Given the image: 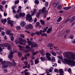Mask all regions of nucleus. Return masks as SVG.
<instances>
[{
	"label": "nucleus",
	"mask_w": 75,
	"mask_h": 75,
	"mask_svg": "<svg viewBox=\"0 0 75 75\" xmlns=\"http://www.w3.org/2000/svg\"><path fill=\"white\" fill-rule=\"evenodd\" d=\"M11 49V46H9L8 47V50H10Z\"/></svg>",
	"instance_id": "obj_59"
},
{
	"label": "nucleus",
	"mask_w": 75,
	"mask_h": 75,
	"mask_svg": "<svg viewBox=\"0 0 75 75\" xmlns=\"http://www.w3.org/2000/svg\"><path fill=\"white\" fill-rule=\"evenodd\" d=\"M33 12L34 13H37V9H34L33 11Z\"/></svg>",
	"instance_id": "obj_42"
},
{
	"label": "nucleus",
	"mask_w": 75,
	"mask_h": 75,
	"mask_svg": "<svg viewBox=\"0 0 75 75\" xmlns=\"http://www.w3.org/2000/svg\"><path fill=\"white\" fill-rule=\"evenodd\" d=\"M27 40L28 42H27V44H28L29 46L27 45L25 46V50H24L25 49V47H22L21 45H18V46L19 47L20 49L21 52L23 51L24 52H28L30 49V46L31 45V48H33L34 47H38V45L37 43L34 42V41L33 40L30 41V40L29 39L27 38Z\"/></svg>",
	"instance_id": "obj_1"
},
{
	"label": "nucleus",
	"mask_w": 75,
	"mask_h": 75,
	"mask_svg": "<svg viewBox=\"0 0 75 75\" xmlns=\"http://www.w3.org/2000/svg\"><path fill=\"white\" fill-rule=\"evenodd\" d=\"M25 28L26 30H28V29H30L29 25H26L25 27Z\"/></svg>",
	"instance_id": "obj_29"
},
{
	"label": "nucleus",
	"mask_w": 75,
	"mask_h": 75,
	"mask_svg": "<svg viewBox=\"0 0 75 75\" xmlns=\"http://www.w3.org/2000/svg\"><path fill=\"white\" fill-rule=\"evenodd\" d=\"M20 36L21 37H22V38H24V35L23 34H21L20 35Z\"/></svg>",
	"instance_id": "obj_47"
},
{
	"label": "nucleus",
	"mask_w": 75,
	"mask_h": 75,
	"mask_svg": "<svg viewBox=\"0 0 75 75\" xmlns=\"http://www.w3.org/2000/svg\"><path fill=\"white\" fill-rule=\"evenodd\" d=\"M19 15L18 14H16V16H15V17L16 18H19Z\"/></svg>",
	"instance_id": "obj_60"
},
{
	"label": "nucleus",
	"mask_w": 75,
	"mask_h": 75,
	"mask_svg": "<svg viewBox=\"0 0 75 75\" xmlns=\"http://www.w3.org/2000/svg\"><path fill=\"white\" fill-rule=\"evenodd\" d=\"M59 73L60 74H63L64 73V71L62 69H59Z\"/></svg>",
	"instance_id": "obj_28"
},
{
	"label": "nucleus",
	"mask_w": 75,
	"mask_h": 75,
	"mask_svg": "<svg viewBox=\"0 0 75 75\" xmlns=\"http://www.w3.org/2000/svg\"><path fill=\"white\" fill-rule=\"evenodd\" d=\"M34 1L36 4L37 5L39 4V1H38V0H35Z\"/></svg>",
	"instance_id": "obj_27"
},
{
	"label": "nucleus",
	"mask_w": 75,
	"mask_h": 75,
	"mask_svg": "<svg viewBox=\"0 0 75 75\" xmlns=\"http://www.w3.org/2000/svg\"><path fill=\"white\" fill-rule=\"evenodd\" d=\"M19 16L20 17H23L25 16V13H22L21 12H20L19 13Z\"/></svg>",
	"instance_id": "obj_16"
},
{
	"label": "nucleus",
	"mask_w": 75,
	"mask_h": 75,
	"mask_svg": "<svg viewBox=\"0 0 75 75\" xmlns=\"http://www.w3.org/2000/svg\"><path fill=\"white\" fill-rule=\"evenodd\" d=\"M52 31V28H50L48 29V30L47 31V33L49 34L50 32Z\"/></svg>",
	"instance_id": "obj_20"
},
{
	"label": "nucleus",
	"mask_w": 75,
	"mask_h": 75,
	"mask_svg": "<svg viewBox=\"0 0 75 75\" xmlns=\"http://www.w3.org/2000/svg\"><path fill=\"white\" fill-rule=\"evenodd\" d=\"M62 20V17H60L57 20V22H60L61 21V20Z\"/></svg>",
	"instance_id": "obj_21"
},
{
	"label": "nucleus",
	"mask_w": 75,
	"mask_h": 75,
	"mask_svg": "<svg viewBox=\"0 0 75 75\" xmlns=\"http://www.w3.org/2000/svg\"><path fill=\"white\" fill-rule=\"evenodd\" d=\"M30 63H31V65H34V63H33V60H30Z\"/></svg>",
	"instance_id": "obj_51"
},
{
	"label": "nucleus",
	"mask_w": 75,
	"mask_h": 75,
	"mask_svg": "<svg viewBox=\"0 0 75 75\" xmlns=\"http://www.w3.org/2000/svg\"><path fill=\"white\" fill-rule=\"evenodd\" d=\"M57 8L59 10H61V9L62 8V6H61V5H59V6H58L57 7Z\"/></svg>",
	"instance_id": "obj_26"
},
{
	"label": "nucleus",
	"mask_w": 75,
	"mask_h": 75,
	"mask_svg": "<svg viewBox=\"0 0 75 75\" xmlns=\"http://www.w3.org/2000/svg\"><path fill=\"white\" fill-rule=\"evenodd\" d=\"M38 63H39V61L38 58H37L35 61V64H37Z\"/></svg>",
	"instance_id": "obj_22"
},
{
	"label": "nucleus",
	"mask_w": 75,
	"mask_h": 75,
	"mask_svg": "<svg viewBox=\"0 0 75 75\" xmlns=\"http://www.w3.org/2000/svg\"><path fill=\"white\" fill-rule=\"evenodd\" d=\"M46 57L47 58V59L49 60V61H51V57L50 56H46Z\"/></svg>",
	"instance_id": "obj_33"
},
{
	"label": "nucleus",
	"mask_w": 75,
	"mask_h": 75,
	"mask_svg": "<svg viewBox=\"0 0 75 75\" xmlns=\"http://www.w3.org/2000/svg\"><path fill=\"white\" fill-rule=\"evenodd\" d=\"M20 28H21V27L20 26H17L16 27V29L17 30H20Z\"/></svg>",
	"instance_id": "obj_39"
},
{
	"label": "nucleus",
	"mask_w": 75,
	"mask_h": 75,
	"mask_svg": "<svg viewBox=\"0 0 75 75\" xmlns=\"http://www.w3.org/2000/svg\"><path fill=\"white\" fill-rule=\"evenodd\" d=\"M26 68H30V65L29 64H28V65L26 66Z\"/></svg>",
	"instance_id": "obj_55"
},
{
	"label": "nucleus",
	"mask_w": 75,
	"mask_h": 75,
	"mask_svg": "<svg viewBox=\"0 0 75 75\" xmlns=\"http://www.w3.org/2000/svg\"><path fill=\"white\" fill-rule=\"evenodd\" d=\"M26 40L23 39L21 45H25V44H26Z\"/></svg>",
	"instance_id": "obj_13"
},
{
	"label": "nucleus",
	"mask_w": 75,
	"mask_h": 75,
	"mask_svg": "<svg viewBox=\"0 0 75 75\" xmlns=\"http://www.w3.org/2000/svg\"><path fill=\"white\" fill-rule=\"evenodd\" d=\"M27 55L26 54H25V55L24 59H26L27 58Z\"/></svg>",
	"instance_id": "obj_63"
},
{
	"label": "nucleus",
	"mask_w": 75,
	"mask_h": 75,
	"mask_svg": "<svg viewBox=\"0 0 75 75\" xmlns=\"http://www.w3.org/2000/svg\"><path fill=\"white\" fill-rule=\"evenodd\" d=\"M38 52H35L33 53V54L34 55H36V54H38Z\"/></svg>",
	"instance_id": "obj_57"
},
{
	"label": "nucleus",
	"mask_w": 75,
	"mask_h": 75,
	"mask_svg": "<svg viewBox=\"0 0 75 75\" xmlns=\"http://www.w3.org/2000/svg\"><path fill=\"white\" fill-rule=\"evenodd\" d=\"M75 20V16H74L72 18H71L70 20H69V22L70 23H72L73 21H74V20Z\"/></svg>",
	"instance_id": "obj_10"
},
{
	"label": "nucleus",
	"mask_w": 75,
	"mask_h": 75,
	"mask_svg": "<svg viewBox=\"0 0 75 75\" xmlns=\"http://www.w3.org/2000/svg\"><path fill=\"white\" fill-rule=\"evenodd\" d=\"M29 28H33V25L31 24H30L29 25Z\"/></svg>",
	"instance_id": "obj_41"
},
{
	"label": "nucleus",
	"mask_w": 75,
	"mask_h": 75,
	"mask_svg": "<svg viewBox=\"0 0 75 75\" xmlns=\"http://www.w3.org/2000/svg\"><path fill=\"white\" fill-rule=\"evenodd\" d=\"M13 54H14V52H11L10 54H9V55H8V58L10 59H12L13 57Z\"/></svg>",
	"instance_id": "obj_5"
},
{
	"label": "nucleus",
	"mask_w": 75,
	"mask_h": 75,
	"mask_svg": "<svg viewBox=\"0 0 75 75\" xmlns=\"http://www.w3.org/2000/svg\"><path fill=\"white\" fill-rule=\"evenodd\" d=\"M52 55H53V56H56V55H57V53L54 52H52Z\"/></svg>",
	"instance_id": "obj_31"
},
{
	"label": "nucleus",
	"mask_w": 75,
	"mask_h": 75,
	"mask_svg": "<svg viewBox=\"0 0 75 75\" xmlns=\"http://www.w3.org/2000/svg\"><path fill=\"white\" fill-rule=\"evenodd\" d=\"M40 59L41 60V61H44V60L45 61H47V58H45V57H41L40 58Z\"/></svg>",
	"instance_id": "obj_8"
},
{
	"label": "nucleus",
	"mask_w": 75,
	"mask_h": 75,
	"mask_svg": "<svg viewBox=\"0 0 75 75\" xmlns=\"http://www.w3.org/2000/svg\"><path fill=\"white\" fill-rule=\"evenodd\" d=\"M7 23L8 24H11V27L13 25V21H8L7 22Z\"/></svg>",
	"instance_id": "obj_7"
},
{
	"label": "nucleus",
	"mask_w": 75,
	"mask_h": 75,
	"mask_svg": "<svg viewBox=\"0 0 75 75\" xmlns=\"http://www.w3.org/2000/svg\"><path fill=\"white\" fill-rule=\"evenodd\" d=\"M54 45V44L50 43L49 44L47 45V47H54L52 46Z\"/></svg>",
	"instance_id": "obj_17"
},
{
	"label": "nucleus",
	"mask_w": 75,
	"mask_h": 75,
	"mask_svg": "<svg viewBox=\"0 0 75 75\" xmlns=\"http://www.w3.org/2000/svg\"><path fill=\"white\" fill-rule=\"evenodd\" d=\"M40 13H38L37 14L36 17H38L40 16Z\"/></svg>",
	"instance_id": "obj_61"
},
{
	"label": "nucleus",
	"mask_w": 75,
	"mask_h": 75,
	"mask_svg": "<svg viewBox=\"0 0 75 75\" xmlns=\"http://www.w3.org/2000/svg\"><path fill=\"white\" fill-rule=\"evenodd\" d=\"M51 61H52V62H55V59L54 57H52V58L51 59Z\"/></svg>",
	"instance_id": "obj_32"
},
{
	"label": "nucleus",
	"mask_w": 75,
	"mask_h": 75,
	"mask_svg": "<svg viewBox=\"0 0 75 75\" xmlns=\"http://www.w3.org/2000/svg\"><path fill=\"white\" fill-rule=\"evenodd\" d=\"M7 64L8 65H12V63L10 62H8Z\"/></svg>",
	"instance_id": "obj_36"
},
{
	"label": "nucleus",
	"mask_w": 75,
	"mask_h": 75,
	"mask_svg": "<svg viewBox=\"0 0 75 75\" xmlns=\"http://www.w3.org/2000/svg\"><path fill=\"white\" fill-rule=\"evenodd\" d=\"M64 61L66 63H67L68 65H70V66H75V61H72L67 59H64Z\"/></svg>",
	"instance_id": "obj_3"
},
{
	"label": "nucleus",
	"mask_w": 75,
	"mask_h": 75,
	"mask_svg": "<svg viewBox=\"0 0 75 75\" xmlns=\"http://www.w3.org/2000/svg\"><path fill=\"white\" fill-rule=\"evenodd\" d=\"M64 57L69 59L75 60V54L72 53L66 52L64 54Z\"/></svg>",
	"instance_id": "obj_2"
},
{
	"label": "nucleus",
	"mask_w": 75,
	"mask_h": 75,
	"mask_svg": "<svg viewBox=\"0 0 75 75\" xmlns=\"http://www.w3.org/2000/svg\"><path fill=\"white\" fill-rule=\"evenodd\" d=\"M71 8V6L67 7H64L63 8V9H64V10H68L70 9Z\"/></svg>",
	"instance_id": "obj_18"
},
{
	"label": "nucleus",
	"mask_w": 75,
	"mask_h": 75,
	"mask_svg": "<svg viewBox=\"0 0 75 75\" xmlns=\"http://www.w3.org/2000/svg\"><path fill=\"white\" fill-rule=\"evenodd\" d=\"M5 34V33H4V31H2L1 32V35H4Z\"/></svg>",
	"instance_id": "obj_56"
},
{
	"label": "nucleus",
	"mask_w": 75,
	"mask_h": 75,
	"mask_svg": "<svg viewBox=\"0 0 75 75\" xmlns=\"http://www.w3.org/2000/svg\"><path fill=\"white\" fill-rule=\"evenodd\" d=\"M3 8V6L2 5H0V10H1Z\"/></svg>",
	"instance_id": "obj_64"
},
{
	"label": "nucleus",
	"mask_w": 75,
	"mask_h": 75,
	"mask_svg": "<svg viewBox=\"0 0 75 75\" xmlns=\"http://www.w3.org/2000/svg\"><path fill=\"white\" fill-rule=\"evenodd\" d=\"M6 63V61H4L2 62H1V64L2 65H4V64H5Z\"/></svg>",
	"instance_id": "obj_50"
},
{
	"label": "nucleus",
	"mask_w": 75,
	"mask_h": 75,
	"mask_svg": "<svg viewBox=\"0 0 75 75\" xmlns=\"http://www.w3.org/2000/svg\"><path fill=\"white\" fill-rule=\"evenodd\" d=\"M20 11H21V10L19 9L17 10V12L18 13H19Z\"/></svg>",
	"instance_id": "obj_54"
},
{
	"label": "nucleus",
	"mask_w": 75,
	"mask_h": 75,
	"mask_svg": "<svg viewBox=\"0 0 75 75\" xmlns=\"http://www.w3.org/2000/svg\"><path fill=\"white\" fill-rule=\"evenodd\" d=\"M70 31V30H67L66 31V34H68V33H69Z\"/></svg>",
	"instance_id": "obj_52"
},
{
	"label": "nucleus",
	"mask_w": 75,
	"mask_h": 75,
	"mask_svg": "<svg viewBox=\"0 0 75 75\" xmlns=\"http://www.w3.org/2000/svg\"><path fill=\"white\" fill-rule=\"evenodd\" d=\"M40 25V23L39 22H37L36 23V25H35V27H37L38 25Z\"/></svg>",
	"instance_id": "obj_37"
},
{
	"label": "nucleus",
	"mask_w": 75,
	"mask_h": 75,
	"mask_svg": "<svg viewBox=\"0 0 75 75\" xmlns=\"http://www.w3.org/2000/svg\"><path fill=\"white\" fill-rule=\"evenodd\" d=\"M68 72L70 74H71V69L69 68L68 69Z\"/></svg>",
	"instance_id": "obj_53"
},
{
	"label": "nucleus",
	"mask_w": 75,
	"mask_h": 75,
	"mask_svg": "<svg viewBox=\"0 0 75 75\" xmlns=\"http://www.w3.org/2000/svg\"><path fill=\"white\" fill-rule=\"evenodd\" d=\"M0 44V47H7L8 46V44L6 43Z\"/></svg>",
	"instance_id": "obj_14"
},
{
	"label": "nucleus",
	"mask_w": 75,
	"mask_h": 75,
	"mask_svg": "<svg viewBox=\"0 0 75 75\" xmlns=\"http://www.w3.org/2000/svg\"><path fill=\"white\" fill-rule=\"evenodd\" d=\"M2 67L3 68H7L8 66L7 65H4Z\"/></svg>",
	"instance_id": "obj_44"
},
{
	"label": "nucleus",
	"mask_w": 75,
	"mask_h": 75,
	"mask_svg": "<svg viewBox=\"0 0 75 75\" xmlns=\"http://www.w3.org/2000/svg\"><path fill=\"white\" fill-rule=\"evenodd\" d=\"M18 54L19 57H21L22 56V54L21 53V52H18Z\"/></svg>",
	"instance_id": "obj_24"
},
{
	"label": "nucleus",
	"mask_w": 75,
	"mask_h": 75,
	"mask_svg": "<svg viewBox=\"0 0 75 75\" xmlns=\"http://www.w3.org/2000/svg\"><path fill=\"white\" fill-rule=\"evenodd\" d=\"M48 28V27H47L46 28L44 29L43 31L42 30H40V34H41V33H44L46 31Z\"/></svg>",
	"instance_id": "obj_6"
},
{
	"label": "nucleus",
	"mask_w": 75,
	"mask_h": 75,
	"mask_svg": "<svg viewBox=\"0 0 75 75\" xmlns=\"http://www.w3.org/2000/svg\"><path fill=\"white\" fill-rule=\"evenodd\" d=\"M25 75H30V73L29 72H25Z\"/></svg>",
	"instance_id": "obj_38"
},
{
	"label": "nucleus",
	"mask_w": 75,
	"mask_h": 75,
	"mask_svg": "<svg viewBox=\"0 0 75 75\" xmlns=\"http://www.w3.org/2000/svg\"><path fill=\"white\" fill-rule=\"evenodd\" d=\"M14 36H11V41H13V40H14Z\"/></svg>",
	"instance_id": "obj_48"
},
{
	"label": "nucleus",
	"mask_w": 75,
	"mask_h": 75,
	"mask_svg": "<svg viewBox=\"0 0 75 75\" xmlns=\"http://www.w3.org/2000/svg\"><path fill=\"white\" fill-rule=\"evenodd\" d=\"M45 10H46V7H44L43 8L42 10L44 12V11Z\"/></svg>",
	"instance_id": "obj_62"
},
{
	"label": "nucleus",
	"mask_w": 75,
	"mask_h": 75,
	"mask_svg": "<svg viewBox=\"0 0 75 75\" xmlns=\"http://www.w3.org/2000/svg\"><path fill=\"white\" fill-rule=\"evenodd\" d=\"M25 22H22L21 24V27H25Z\"/></svg>",
	"instance_id": "obj_12"
},
{
	"label": "nucleus",
	"mask_w": 75,
	"mask_h": 75,
	"mask_svg": "<svg viewBox=\"0 0 75 75\" xmlns=\"http://www.w3.org/2000/svg\"><path fill=\"white\" fill-rule=\"evenodd\" d=\"M19 3V1L18 0L17 1H16L15 2V4H17V3Z\"/></svg>",
	"instance_id": "obj_58"
},
{
	"label": "nucleus",
	"mask_w": 75,
	"mask_h": 75,
	"mask_svg": "<svg viewBox=\"0 0 75 75\" xmlns=\"http://www.w3.org/2000/svg\"><path fill=\"white\" fill-rule=\"evenodd\" d=\"M48 12V11L47 10H45L44 11L43 13L44 15V17H45V15L47 14L46 13H47Z\"/></svg>",
	"instance_id": "obj_19"
},
{
	"label": "nucleus",
	"mask_w": 75,
	"mask_h": 75,
	"mask_svg": "<svg viewBox=\"0 0 75 75\" xmlns=\"http://www.w3.org/2000/svg\"><path fill=\"white\" fill-rule=\"evenodd\" d=\"M26 17H27L26 18V20H28L29 22H33V19H32V17H31V15H30L28 14L27 15Z\"/></svg>",
	"instance_id": "obj_4"
},
{
	"label": "nucleus",
	"mask_w": 75,
	"mask_h": 75,
	"mask_svg": "<svg viewBox=\"0 0 75 75\" xmlns=\"http://www.w3.org/2000/svg\"><path fill=\"white\" fill-rule=\"evenodd\" d=\"M36 34L39 36H40V33L38 31L36 32Z\"/></svg>",
	"instance_id": "obj_46"
},
{
	"label": "nucleus",
	"mask_w": 75,
	"mask_h": 75,
	"mask_svg": "<svg viewBox=\"0 0 75 75\" xmlns=\"http://www.w3.org/2000/svg\"><path fill=\"white\" fill-rule=\"evenodd\" d=\"M40 22H41V23L43 25H44L45 24V22L44 21H43L42 20H41L40 21Z\"/></svg>",
	"instance_id": "obj_25"
},
{
	"label": "nucleus",
	"mask_w": 75,
	"mask_h": 75,
	"mask_svg": "<svg viewBox=\"0 0 75 75\" xmlns=\"http://www.w3.org/2000/svg\"><path fill=\"white\" fill-rule=\"evenodd\" d=\"M57 4L56 3H54L53 4V6L55 8L57 7Z\"/></svg>",
	"instance_id": "obj_34"
},
{
	"label": "nucleus",
	"mask_w": 75,
	"mask_h": 75,
	"mask_svg": "<svg viewBox=\"0 0 75 75\" xmlns=\"http://www.w3.org/2000/svg\"><path fill=\"white\" fill-rule=\"evenodd\" d=\"M23 40H24L22 38H20L18 42L19 44L21 45L22 43V42H23Z\"/></svg>",
	"instance_id": "obj_11"
},
{
	"label": "nucleus",
	"mask_w": 75,
	"mask_h": 75,
	"mask_svg": "<svg viewBox=\"0 0 75 75\" xmlns=\"http://www.w3.org/2000/svg\"><path fill=\"white\" fill-rule=\"evenodd\" d=\"M1 22L3 24H4L5 23L7 22V19H1Z\"/></svg>",
	"instance_id": "obj_9"
},
{
	"label": "nucleus",
	"mask_w": 75,
	"mask_h": 75,
	"mask_svg": "<svg viewBox=\"0 0 75 75\" xmlns=\"http://www.w3.org/2000/svg\"><path fill=\"white\" fill-rule=\"evenodd\" d=\"M58 58H59V59H62L63 58L62 56H58Z\"/></svg>",
	"instance_id": "obj_43"
},
{
	"label": "nucleus",
	"mask_w": 75,
	"mask_h": 75,
	"mask_svg": "<svg viewBox=\"0 0 75 75\" xmlns=\"http://www.w3.org/2000/svg\"><path fill=\"white\" fill-rule=\"evenodd\" d=\"M45 55H46V57H50V56L51 55V54L50 53H47L45 54Z\"/></svg>",
	"instance_id": "obj_30"
},
{
	"label": "nucleus",
	"mask_w": 75,
	"mask_h": 75,
	"mask_svg": "<svg viewBox=\"0 0 75 75\" xmlns=\"http://www.w3.org/2000/svg\"><path fill=\"white\" fill-rule=\"evenodd\" d=\"M45 6L46 7H47V6H48V2H46L45 3Z\"/></svg>",
	"instance_id": "obj_45"
},
{
	"label": "nucleus",
	"mask_w": 75,
	"mask_h": 75,
	"mask_svg": "<svg viewBox=\"0 0 75 75\" xmlns=\"http://www.w3.org/2000/svg\"><path fill=\"white\" fill-rule=\"evenodd\" d=\"M40 34L42 36H46V35H47L45 33H43L42 34V33H41V34Z\"/></svg>",
	"instance_id": "obj_40"
},
{
	"label": "nucleus",
	"mask_w": 75,
	"mask_h": 75,
	"mask_svg": "<svg viewBox=\"0 0 75 75\" xmlns=\"http://www.w3.org/2000/svg\"><path fill=\"white\" fill-rule=\"evenodd\" d=\"M54 71L55 72H59V70L58 69H55L54 70Z\"/></svg>",
	"instance_id": "obj_49"
},
{
	"label": "nucleus",
	"mask_w": 75,
	"mask_h": 75,
	"mask_svg": "<svg viewBox=\"0 0 75 75\" xmlns=\"http://www.w3.org/2000/svg\"><path fill=\"white\" fill-rule=\"evenodd\" d=\"M11 32V31L10 30H6V35H9L10 34Z\"/></svg>",
	"instance_id": "obj_15"
},
{
	"label": "nucleus",
	"mask_w": 75,
	"mask_h": 75,
	"mask_svg": "<svg viewBox=\"0 0 75 75\" xmlns=\"http://www.w3.org/2000/svg\"><path fill=\"white\" fill-rule=\"evenodd\" d=\"M40 52L41 55H42V56H44V55H45V53H44L43 51L41 50Z\"/></svg>",
	"instance_id": "obj_23"
},
{
	"label": "nucleus",
	"mask_w": 75,
	"mask_h": 75,
	"mask_svg": "<svg viewBox=\"0 0 75 75\" xmlns=\"http://www.w3.org/2000/svg\"><path fill=\"white\" fill-rule=\"evenodd\" d=\"M39 13H40V14H42V13L44 12L43 11L42 9H40L39 10Z\"/></svg>",
	"instance_id": "obj_35"
}]
</instances>
